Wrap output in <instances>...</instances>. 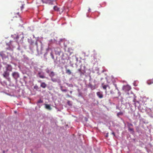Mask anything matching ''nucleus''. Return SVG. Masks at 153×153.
I'll return each instance as SVG.
<instances>
[{
  "mask_svg": "<svg viewBox=\"0 0 153 153\" xmlns=\"http://www.w3.org/2000/svg\"><path fill=\"white\" fill-rule=\"evenodd\" d=\"M25 5L24 2L22 1H19L18 4L17 8L18 10H20V11L22 12V10L24 8V6Z\"/></svg>",
  "mask_w": 153,
  "mask_h": 153,
  "instance_id": "f257e3e1",
  "label": "nucleus"
},
{
  "mask_svg": "<svg viewBox=\"0 0 153 153\" xmlns=\"http://www.w3.org/2000/svg\"><path fill=\"white\" fill-rule=\"evenodd\" d=\"M12 76L14 79L17 81L19 77V74L18 72H14L12 74Z\"/></svg>",
  "mask_w": 153,
  "mask_h": 153,
  "instance_id": "f03ea898",
  "label": "nucleus"
},
{
  "mask_svg": "<svg viewBox=\"0 0 153 153\" xmlns=\"http://www.w3.org/2000/svg\"><path fill=\"white\" fill-rule=\"evenodd\" d=\"M6 71H12V68L11 65L7 64L5 67Z\"/></svg>",
  "mask_w": 153,
  "mask_h": 153,
  "instance_id": "7ed1b4c3",
  "label": "nucleus"
},
{
  "mask_svg": "<svg viewBox=\"0 0 153 153\" xmlns=\"http://www.w3.org/2000/svg\"><path fill=\"white\" fill-rule=\"evenodd\" d=\"M131 89V87L129 85H126L124 86L123 88V89L125 91H128Z\"/></svg>",
  "mask_w": 153,
  "mask_h": 153,
  "instance_id": "20e7f679",
  "label": "nucleus"
},
{
  "mask_svg": "<svg viewBox=\"0 0 153 153\" xmlns=\"http://www.w3.org/2000/svg\"><path fill=\"white\" fill-rule=\"evenodd\" d=\"M3 76L4 77L7 79H8V76L9 75V73L7 71H5L3 74Z\"/></svg>",
  "mask_w": 153,
  "mask_h": 153,
  "instance_id": "39448f33",
  "label": "nucleus"
},
{
  "mask_svg": "<svg viewBox=\"0 0 153 153\" xmlns=\"http://www.w3.org/2000/svg\"><path fill=\"white\" fill-rule=\"evenodd\" d=\"M103 88L105 91V93H107V92L106 90V88L108 87L109 89L110 88V87L108 85H104L102 86Z\"/></svg>",
  "mask_w": 153,
  "mask_h": 153,
  "instance_id": "423d86ee",
  "label": "nucleus"
},
{
  "mask_svg": "<svg viewBox=\"0 0 153 153\" xmlns=\"http://www.w3.org/2000/svg\"><path fill=\"white\" fill-rule=\"evenodd\" d=\"M88 86V87L92 90H94L96 88L95 85H93L90 83L89 84Z\"/></svg>",
  "mask_w": 153,
  "mask_h": 153,
  "instance_id": "0eeeda50",
  "label": "nucleus"
},
{
  "mask_svg": "<svg viewBox=\"0 0 153 153\" xmlns=\"http://www.w3.org/2000/svg\"><path fill=\"white\" fill-rule=\"evenodd\" d=\"M97 95L100 98H102L103 97V94L100 92H98L97 93Z\"/></svg>",
  "mask_w": 153,
  "mask_h": 153,
  "instance_id": "6e6552de",
  "label": "nucleus"
},
{
  "mask_svg": "<svg viewBox=\"0 0 153 153\" xmlns=\"http://www.w3.org/2000/svg\"><path fill=\"white\" fill-rule=\"evenodd\" d=\"M36 1V4H38V5H40L42 2L43 3V0H35Z\"/></svg>",
  "mask_w": 153,
  "mask_h": 153,
  "instance_id": "1a4fd4ad",
  "label": "nucleus"
},
{
  "mask_svg": "<svg viewBox=\"0 0 153 153\" xmlns=\"http://www.w3.org/2000/svg\"><path fill=\"white\" fill-rule=\"evenodd\" d=\"M40 86L43 88H45L47 86V85L45 82H42L41 83Z\"/></svg>",
  "mask_w": 153,
  "mask_h": 153,
  "instance_id": "9d476101",
  "label": "nucleus"
},
{
  "mask_svg": "<svg viewBox=\"0 0 153 153\" xmlns=\"http://www.w3.org/2000/svg\"><path fill=\"white\" fill-rule=\"evenodd\" d=\"M55 75V73L53 71H51L49 74V76L51 78L54 76Z\"/></svg>",
  "mask_w": 153,
  "mask_h": 153,
  "instance_id": "9b49d317",
  "label": "nucleus"
},
{
  "mask_svg": "<svg viewBox=\"0 0 153 153\" xmlns=\"http://www.w3.org/2000/svg\"><path fill=\"white\" fill-rule=\"evenodd\" d=\"M45 108L49 110H51L52 109L50 105L46 104L45 105Z\"/></svg>",
  "mask_w": 153,
  "mask_h": 153,
  "instance_id": "f8f14e48",
  "label": "nucleus"
},
{
  "mask_svg": "<svg viewBox=\"0 0 153 153\" xmlns=\"http://www.w3.org/2000/svg\"><path fill=\"white\" fill-rule=\"evenodd\" d=\"M147 83L149 85L153 83V79L148 80L147 81Z\"/></svg>",
  "mask_w": 153,
  "mask_h": 153,
  "instance_id": "ddd939ff",
  "label": "nucleus"
},
{
  "mask_svg": "<svg viewBox=\"0 0 153 153\" xmlns=\"http://www.w3.org/2000/svg\"><path fill=\"white\" fill-rule=\"evenodd\" d=\"M66 73L68 75H70L71 74V71L69 69H67L66 70Z\"/></svg>",
  "mask_w": 153,
  "mask_h": 153,
  "instance_id": "4468645a",
  "label": "nucleus"
},
{
  "mask_svg": "<svg viewBox=\"0 0 153 153\" xmlns=\"http://www.w3.org/2000/svg\"><path fill=\"white\" fill-rule=\"evenodd\" d=\"M38 75H39L40 78L43 79L45 78V76L41 74V73L40 72H39Z\"/></svg>",
  "mask_w": 153,
  "mask_h": 153,
  "instance_id": "2eb2a0df",
  "label": "nucleus"
},
{
  "mask_svg": "<svg viewBox=\"0 0 153 153\" xmlns=\"http://www.w3.org/2000/svg\"><path fill=\"white\" fill-rule=\"evenodd\" d=\"M51 0H43V3H49Z\"/></svg>",
  "mask_w": 153,
  "mask_h": 153,
  "instance_id": "dca6fc26",
  "label": "nucleus"
},
{
  "mask_svg": "<svg viewBox=\"0 0 153 153\" xmlns=\"http://www.w3.org/2000/svg\"><path fill=\"white\" fill-rule=\"evenodd\" d=\"M53 9L54 10L56 11H59V8L58 7H57L55 6L54 7Z\"/></svg>",
  "mask_w": 153,
  "mask_h": 153,
  "instance_id": "f3484780",
  "label": "nucleus"
},
{
  "mask_svg": "<svg viewBox=\"0 0 153 153\" xmlns=\"http://www.w3.org/2000/svg\"><path fill=\"white\" fill-rule=\"evenodd\" d=\"M60 88H61V90L62 91L66 92V91H67V89H62V86H61L60 87Z\"/></svg>",
  "mask_w": 153,
  "mask_h": 153,
  "instance_id": "a211bd4d",
  "label": "nucleus"
},
{
  "mask_svg": "<svg viewBox=\"0 0 153 153\" xmlns=\"http://www.w3.org/2000/svg\"><path fill=\"white\" fill-rule=\"evenodd\" d=\"M14 13L15 14H17L19 16H20L19 15V12L17 11V10Z\"/></svg>",
  "mask_w": 153,
  "mask_h": 153,
  "instance_id": "6ab92c4d",
  "label": "nucleus"
},
{
  "mask_svg": "<svg viewBox=\"0 0 153 153\" xmlns=\"http://www.w3.org/2000/svg\"><path fill=\"white\" fill-rule=\"evenodd\" d=\"M50 54H51V56L52 59H54V56L52 52H51Z\"/></svg>",
  "mask_w": 153,
  "mask_h": 153,
  "instance_id": "aec40b11",
  "label": "nucleus"
},
{
  "mask_svg": "<svg viewBox=\"0 0 153 153\" xmlns=\"http://www.w3.org/2000/svg\"><path fill=\"white\" fill-rule=\"evenodd\" d=\"M67 103L68 104V105H72V104L71 103V102L70 101H69V100H68V101H67Z\"/></svg>",
  "mask_w": 153,
  "mask_h": 153,
  "instance_id": "412c9836",
  "label": "nucleus"
},
{
  "mask_svg": "<svg viewBox=\"0 0 153 153\" xmlns=\"http://www.w3.org/2000/svg\"><path fill=\"white\" fill-rule=\"evenodd\" d=\"M123 113L121 112H120L119 113H118L117 114V115L118 116H119L120 115H123Z\"/></svg>",
  "mask_w": 153,
  "mask_h": 153,
  "instance_id": "4be33fe9",
  "label": "nucleus"
},
{
  "mask_svg": "<svg viewBox=\"0 0 153 153\" xmlns=\"http://www.w3.org/2000/svg\"><path fill=\"white\" fill-rule=\"evenodd\" d=\"M43 102V101H42V100H39L38 101V102H38V103H42Z\"/></svg>",
  "mask_w": 153,
  "mask_h": 153,
  "instance_id": "5701e85b",
  "label": "nucleus"
},
{
  "mask_svg": "<svg viewBox=\"0 0 153 153\" xmlns=\"http://www.w3.org/2000/svg\"><path fill=\"white\" fill-rule=\"evenodd\" d=\"M51 80L53 82H55L56 81V80L55 79H54L52 78H51Z\"/></svg>",
  "mask_w": 153,
  "mask_h": 153,
  "instance_id": "b1692460",
  "label": "nucleus"
},
{
  "mask_svg": "<svg viewBox=\"0 0 153 153\" xmlns=\"http://www.w3.org/2000/svg\"><path fill=\"white\" fill-rule=\"evenodd\" d=\"M78 71L80 72H81V71H81V68H79V69L78 70Z\"/></svg>",
  "mask_w": 153,
  "mask_h": 153,
  "instance_id": "393cba45",
  "label": "nucleus"
},
{
  "mask_svg": "<svg viewBox=\"0 0 153 153\" xmlns=\"http://www.w3.org/2000/svg\"><path fill=\"white\" fill-rule=\"evenodd\" d=\"M46 72L47 73H48L49 74L50 73V71H49V70H47L46 71Z\"/></svg>",
  "mask_w": 153,
  "mask_h": 153,
  "instance_id": "a878e982",
  "label": "nucleus"
},
{
  "mask_svg": "<svg viewBox=\"0 0 153 153\" xmlns=\"http://www.w3.org/2000/svg\"><path fill=\"white\" fill-rule=\"evenodd\" d=\"M66 96L68 97H71V96L69 94H67Z\"/></svg>",
  "mask_w": 153,
  "mask_h": 153,
  "instance_id": "bb28decb",
  "label": "nucleus"
},
{
  "mask_svg": "<svg viewBox=\"0 0 153 153\" xmlns=\"http://www.w3.org/2000/svg\"><path fill=\"white\" fill-rule=\"evenodd\" d=\"M129 129L130 131H133V129L132 128H129Z\"/></svg>",
  "mask_w": 153,
  "mask_h": 153,
  "instance_id": "cd10ccee",
  "label": "nucleus"
},
{
  "mask_svg": "<svg viewBox=\"0 0 153 153\" xmlns=\"http://www.w3.org/2000/svg\"><path fill=\"white\" fill-rule=\"evenodd\" d=\"M128 126H132L133 125L131 123H130V124H128Z\"/></svg>",
  "mask_w": 153,
  "mask_h": 153,
  "instance_id": "c85d7f7f",
  "label": "nucleus"
},
{
  "mask_svg": "<svg viewBox=\"0 0 153 153\" xmlns=\"http://www.w3.org/2000/svg\"><path fill=\"white\" fill-rule=\"evenodd\" d=\"M80 74V75H82V71H81V72H79Z\"/></svg>",
  "mask_w": 153,
  "mask_h": 153,
  "instance_id": "c756f323",
  "label": "nucleus"
},
{
  "mask_svg": "<svg viewBox=\"0 0 153 153\" xmlns=\"http://www.w3.org/2000/svg\"><path fill=\"white\" fill-rule=\"evenodd\" d=\"M80 74V75H82V71H81V72H79Z\"/></svg>",
  "mask_w": 153,
  "mask_h": 153,
  "instance_id": "7c9ffc66",
  "label": "nucleus"
},
{
  "mask_svg": "<svg viewBox=\"0 0 153 153\" xmlns=\"http://www.w3.org/2000/svg\"><path fill=\"white\" fill-rule=\"evenodd\" d=\"M112 134H113L114 136L115 135V133L114 132H113L112 133Z\"/></svg>",
  "mask_w": 153,
  "mask_h": 153,
  "instance_id": "2f4dec72",
  "label": "nucleus"
},
{
  "mask_svg": "<svg viewBox=\"0 0 153 153\" xmlns=\"http://www.w3.org/2000/svg\"><path fill=\"white\" fill-rule=\"evenodd\" d=\"M70 92L71 94H72V91H70Z\"/></svg>",
  "mask_w": 153,
  "mask_h": 153,
  "instance_id": "473e14b6",
  "label": "nucleus"
},
{
  "mask_svg": "<svg viewBox=\"0 0 153 153\" xmlns=\"http://www.w3.org/2000/svg\"><path fill=\"white\" fill-rule=\"evenodd\" d=\"M106 137H108V134H107V135H106Z\"/></svg>",
  "mask_w": 153,
  "mask_h": 153,
  "instance_id": "72a5a7b5",
  "label": "nucleus"
},
{
  "mask_svg": "<svg viewBox=\"0 0 153 153\" xmlns=\"http://www.w3.org/2000/svg\"><path fill=\"white\" fill-rule=\"evenodd\" d=\"M36 86H35L34 87V88H36Z\"/></svg>",
  "mask_w": 153,
  "mask_h": 153,
  "instance_id": "f704fd0d",
  "label": "nucleus"
},
{
  "mask_svg": "<svg viewBox=\"0 0 153 153\" xmlns=\"http://www.w3.org/2000/svg\"><path fill=\"white\" fill-rule=\"evenodd\" d=\"M41 82V81H39V82Z\"/></svg>",
  "mask_w": 153,
  "mask_h": 153,
  "instance_id": "c9c22d12",
  "label": "nucleus"
},
{
  "mask_svg": "<svg viewBox=\"0 0 153 153\" xmlns=\"http://www.w3.org/2000/svg\"><path fill=\"white\" fill-rule=\"evenodd\" d=\"M115 87H117L116 85H115Z\"/></svg>",
  "mask_w": 153,
  "mask_h": 153,
  "instance_id": "e433bc0d",
  "label": "nucleus"
}]
</instances>
